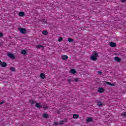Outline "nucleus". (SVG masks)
Here are the masks:
<instances>
[{"mask_svg": "<svg viewBox=\"0 0 126 126\" xmlns=\"http://www.w3.org/2000/svg\"><path fill=\"white\" fill-rule=\"evenodd\" d=\"M7 56L12 60H14V59H15V56H14V55L12 53L8 52Z\"/></svg>", "mask_w": 126, "mask_h": 126, "instance_id": "nucleus-1", "label": "nucleus"}, {"mask_svg": "<svg viewBox=\"0 0 126 126\" xmlns=\"http://www.w3.org/2000/svg\"><path fill=\"white\" fill-rule=\"evenodd\" d=\"M20 32L22 34H25V33H26V29L24 28H20Z\"/></svg>", "mask_w": 126, "mask_h": 126, "instance_id": "nucleus-2", "label": "nucleus"}, {"mask_svg": "<svg viewBox=\"0 0 126 126\" xmlns=\"http://www.w3.org/2000/svg\"><path fill=\"white\" fill-rule=\"evenodd\" d=\"M97 102V106H98V107H102V106H103V102L100 101V100H97L96 101Z\"/></svg>", "mask_w": 126, "mask_h": 126, "instance_id": "nucleus-3", "label": "nucleus"}, {"mask_svg": "<svg viewBox=\"0 0 126 126\" xmlns=\"http://www.w3.org/2000/svg\"><path fill=\"white\" fill-rule=\"evenodd\" d=\"M21 54L24 56H26V55H27V51L25 50H22L21 51Z\"/></svg>", "mask_w": 126, "mask_h": 126, "instance_id": "nucleus-4", "label": "nucleus"}, {"mask_svg": "<svg viewBox=\"0 0 126 126\" xmlns=\"http://www.w3.org/2000/svg\"><path fill=\"white\" fill-rule=\"evenodd\" d=\"M114 61L118 62V63H120V62L122 61V59L119 58L118 57H116L114 58Z\"/></svg>", "mask_w": 126, "mask_h": 126, "instance_id": "nucleus-5", "label": "nucleus"}, {"mask_svg": "<svg viewBox=\"0 0 126 126\" xmlns=\"http://www.w3.org/2000/svg\"><path fill=\"white\" fill-rule=\"evenodd\" d=\"M104 91H105V89L103 88H99L98 89V92H99V93H103Z\"/></svg>", "mask_w": 126, "mask_h": 126, "instance_id": "nucleus-6", "label": "nucleus"}, {"mask_svg": "<svg viewBox=\"0 0 126 126\" xmlns=\"http://www.w3.org/2000/svg\"><path fill=\"white\" fill-rule=\"evenodd\" d=\"M35 107L36 108H38V109H41V108H43L42 105H41V103H36V104L35 105Z\"/></svg>", "mask_w": 126, "mask_h": 126, "instance_id": "nucleus-7", "label": "nucleus"}, {"mask_svg": "<svg viewBox=\"0 0 126 126\" xmlns=\"http://www.w3.org/2000/svg\"><path fill=\"white\" fill-rule=\"evenodd\" d=\"M110 46L111 47H117V44L115 42H110Z\"/></svg>", "mask_w": 126, "mask_h": 126, "instance_id": "nucleus-8", "label": "nucleus"}, {"mask_svg": "<svg viewBox=\"0 0 126 126\" xmlns=\"http://www.w3.org/2000/svg\"><path fill=\"white\" fill-rule=\"evenodd\" d=\"M61 58L63 61H65V60H67V59H68V57L66 55H63L62 56Z\"/></svg>", "mask_w": 126, "mask_h": 126, "instance_id": "nucleus-9", "label": "nucleus"}, {"mask_svg": "<svg viewBox=\"0 0 126 126\" xmlns=\"http://www.w3.org/2000/svg\"><path fill=\"white\" fill-rule=\"evenodd\" d=\"M1 67H5L7 66V64L5 62H3L0 64Z\"/></svg>", "mask_w": 126, "mask_h": 126, "instance_id": "nucleus-10", "label": "nucleus"}, {"mask_svg": "<svg viewBox=\"0 0 126 126\" xmlns=\"http://www.w3.org/2000/svg\"><path fill=\"white\" fill-rule=\"evenodd\" d=\"M86 121L88 122V123L93 122V118L92 117H89L86 119Z\"/></svg>", "mask_w": 126, "mask_h": 126, "instance_id": "nucleus-11", "label": "nucleus"}, {"mask_svg": "<svg viewBox=\"0 0 126 126\" xmlns=\"http://www.w3.org/2000/svg\"><path fill=\"white\" fill-rule=\"evenodd\" d=\"M37 49L39 50V49H44L45 47L41 44H39L36 46Z\"/></svg>", "mask_w": 126, "mask_h": 126, "instance_id": "nucleus-12", "label": "nucleus"}, {"mask_svg": "<svg viewBox=\"0 0 126 126\" xmlns=\"http://www.w3.org/2000/svg\"><path fill=\"white\" fill-rule=\"evenodd\" d=\"M91 60H92V61H94V62H96V61H97V57H95V56H93V55H92L91 57Z\"/></svg>", "mask_w": 126, "mask_h": 126, "instance_id": "nucleus-13", "label": "nucleus"}, {"mask_svg": "<svg viewBox=\"0 0 126 126\" xmlns=\"http://www.w3.org/2000/svg\"><path fill=\"white\" fill-rule=\"evenodd\" d=\"M60 125H63L64 123H66L67 122V119H65V120L60 121Z\"/></svg>", "mask_w": 126, "mask_h": 126, "instance_id": "nucleus-14", "label": "nucleus"}, {"mask_svg": "<svg viewBox=\"0 0 126 126\" xmlns=\"http://www.w3.org/2000/svg\"><path fill=\"white\" fill-rule=\"evenodd\" d=\"M93 56L95 57L96 58H97V57H98V53H97V52L94 51L93 53Z\"/></svg>", "mask_w": 126, "mask_h": 126, "instance_id": "nucleus-15", "label": "nucleus"}, {"mask_svg": "<svg viewBox=\"0 0 126 126\" xmlns=\"http://www.w3.org/2000/svg\"><path fill=\"white\" fill-rule=\"evenodd\" d=\"M40 77L42 79H44L45 78V74L43 73H41L40 75Z\"/></svg>", "mask_w": 126, "mask_h": 126, "instance_id": "nucleus-16", "label": "nucleus"}, {"mask_svg": "<svg viewBox=\"0 0 126 126\" xmlns=\"http://www.w3.org/2000/svg\"><path fill=\"white\" fill-rule=\"evenodd\" d=\"M19 16H21V17H22L23 16H24V15H25V13H24V12H19Z\"/></svg>", "mask_w": 126, "mask_h": 126, "instance_id": "nucleus-17", "label": "nucleus"}, {"mask_svg": "<svg viewBox=\"0 0 126 126\" xmlns=\"http://www.w3.org/2000/svg\"><path fill=\"white\" fill-rule=\"evenodd\" d=\"M70 72L72 74H75V73H76V71L74 69H71L70 70Z\"/></svg>", "mask_w": 126, "mask_h": 126, "instance_id": "nucleus-18", "label": "nucleus"}, {"mask_svg": "<svg viewBox=\"0 0 126 126\" xmlns=\"http://www.w3.org/2000/svg\"><path fill=\"white\" fill-rule=\"evenodd\" d=\"M43 118H44V119H48L49 118V115H48V114L45 113L43 115Z\"/></svg>", "mask_w": 126, "mask_h": 126, "instance_id": "nucleus-19", "label": "nucleus"}, {"mask_svg": "<svg viewBox=\"0 0 126 126\" xmlns=\"http://www.w3.org/2000/svg\"><path fill=\"white\" fill-rule=\"evenodd\" d=\"M79 115L77 114H74L73 115V119H78Z\"/></svg>", "mask_w": 126, "mask_h": 126, "instance_id": "nucleus-20", "label": "nucleus"}, {"mask_svg": "<svg viewBox=\"0 0 126 126\" xmlns=\"http://www.w3.org/2000/svg\"><path fill=\"white\" fill-rule=\"evenodd\" d=\"M106 84H108V85H110V86H115V84H112L109 82H105Z\"/></svg>", "mask_w": 126, "mask_h": 126, "instance_id": "nucleus-21", "label": "nucleus"}, {"mask_svg": "<svg viewBox=\"0 0 126 126\" xmlns=\"http://www.w3.org/2000/svg\"><path fill=\"white\" fill-rule=\"evenodd\" d=\"M74 40L71 38H68V42H69V43H71L73 42Z\"/></svg>", "mask_w": 126, "mask_h": 126, "instance_id": "nucleus-22", "label": "nucleus"}, {"mask_svg": "<svg viewBox=\"0 0 126 126\" xmlns=\"http://www.w3.org/2000/svg\"><path fill=\"white\" fill-rule=\"evenodd\" d=\"M42 108H43V110H48V109H49V106L47 105H43Z\"/></svg>", "mask_w": 126, "mask_h": 126, "instance_id": "nucleus-23", "label": "nucleus"}, {"mask_svg": "<svg viewBox=\"0 0 126 126\" xmlns=\"http://www.w3.org/2000/svg\"><path fill=\"white\" fill-rule=\"evenodd\" d=\"M30 104H31L32 105H33V104H35V103H36V101L33 100H30Z\"/></svg>", "mask_w": 126, "mask_h": 126, "instance_id": "nucleus-24", "label": "nucleus"}, {"mask_svg": "<svg viewBox=\"0 0 126 126\" xmlns=\"http://www.w3.org/2000/svg\"><path fill=\"white\" fill-rule=\"evenodd\" d=\"M42 33L43 34V35H47V34H49V33L48 32H47V31H43L42 32Z\"/></svg>", "mask_w": 126, "mask_h": 126, "instance_id": "nucleus-25", "label": "nucleus"}, {"mask_svg": "<svg viewBox=\"0 0 126 126\" xmlns=\"http://www.w3.org/2000/svg\"><path fill=\"white\" fill-rule=\"evenodd\" d=\"M58 41L59 42H62V41H63V37H59Z\"/></svg>", "mask_w": 126, "mask_h": 126, "instance_id": "nucleus-26", "label": "nucleus"}, {"mask_svg": "<svg viewBox=\"0 0 126 126\" xmlns=\"http://www.w3.org/2000/svg\"><path fill=\"white\" fill-rule=\"evenodd\" d=\"M10 70L11 71H15V68L13 67H11Z\"/></svg>", "mask_w": 126, "mask_h": 126, "instance_id": "nucleus-27", "label": "nucleus"}, {"mask_svg": "<svg viewBox=\"0 0 126 126\" xmlns=\"http://www.w3.org/2000/svg\"><path fill=\"white\" fill-rule=\"evenodd\" d=\"M42 22L43 24H45V23H47V21L43 20L42 21Z\"/></svg>", "mask_w": 126, "mask_h": 126, "instance_id": "nucleus-28", "label": "nucleus"}, {"mask_svg": "<svg viewBox=\"0 0 126 126\" xmlns=\"http://www.w3.org/2000/svg\"><path fill=\"white\" fill-rule=\"evenodd\" d=\"M78 81V78H76L74 79V82H77Z\"/></svg>", "mask_w": 126, "mask_h": 126, "instance_id": "nucleus-29", "label": "nucleus"}, {"mask_svg": "<svg viewBox=\"0 0 126 126\" xmlns=\"http://www.w3.org/2000/svg\"><path fill=\"white\" fill-rule=\"evenodd\" d=\"M3 36V34H2V33H1V32H0V38L2 37Z\"/></svg>", "mask_w": 126, "mask_h": 126, "instance_id": "nucleus-30", "label": "nucleus"}, {"mask_svg": "<svg viewBox=\"0 0 126 126\" xmlns=\"http://www.w3.org/2000/svg\"><path fill=\"white\" fill-rule=\"evenodd\" d=\"M122 116H123V117H126V113H122Z\"/></svg>", "mask_w": 126, "mask_h": 126, "instance_id": "nucleus-31", "label": "nucleus"}, {"mask_svg": "<svg viewBox=\"0 0 126 126\" xmlns=\"http://www.w3.org/2000/svg\"><path fill=\"white\" fill-rule=\"evenodd\" d=\"M67 81H72V82H73V80L68 79Z\"/></svg>", "mask_w": 126, "mask_h": 126, "instance_id": "nucleus-32", "label": "nucleus"}, {"mask_svg": "<svg viewBox=\"0 0 126 126\" xmlns=\"http://www.w3.org/2000/svg\"><path fill=\"white\" fill-rule=\"evenodd\" d=\"M54 125H55V126H59V123H54Z\"/></svg>", "mask_w": 126, "mask_h": 126, "instance_id": "nucleus-33", "label": "nucleus"}, {"mask_svg": "<svg viewBox=\"0 0 126 126\" xmlns=\"http://www.w3.org/2000/svg\"><path fill=\"white\" fill-rule=\"evenodd\" d=\"M126 0H121V2H126Z\"/></svg>", "mask_w": 126, "mask_h": 126, "instance_id": "nucleus-34", "label": "nucleus"}, {"mask_svg": "<svg viewBox=\"0 0 126 126\" xmlns=\"http://www.w3.org/2000/svg\"><path fill=\"white\" fill-rule=\"evenodd\" d=\"M98 74H102V72H101V71H98Z\"/></svg>", "mask_w": 126, "mask_h": 126, "instance_id": "nucleus-35", "label": "nucleus"}, {"mask_svg": "<svg viewBox=\"0 0 126 126\" xmlns=\"http://www.w3.org/2000/svg\"><path fill=\"white\" fill-rule=\"evenodd\" d=\"M3 103H4V101H3L1 102H0V105H2V104H3Z\"/></svg>", "mask_w": 126, "mask_h": 126, "instance_id": "nucleus-36", "label": "nucleus"}, {"mask_svg": "<svg viewBox=\"0 0 126 126\" xmlns=\"http://www.w3.org/2000/svg\"><path fill=\"white\" fill-rule=\"evenodd\" d=\"M68 82L69 84H70L71 81H68Z\"/></svg>", "mask_w": 126, "mask_h": 126, "instance_id": "nucleus-37", "label": "nucleus"}, {"mask_svg": "<svg viewBox=\"0 0 126 126\" xmlns=\"http://www.w3.org/2000/svg\"><path fill=\"white\" fill-rule=\"evenodd\" d=\"M1 63V61L0 60V64Z\"/></svg>", "mask_w": 126, "mask_h": 126, "instance_id": "nucleus-38", "label": "nucleus"}, {"mask_svg": "<svg viewBox=\"0 0 126 126\" xmlns=\"http://www.w3.org/2000/svg\"><path fill=\"white\" fill-rule=\"evenodd\" d=\"M95 1H97L98 0H94Z\"/></svg>", "mask_w": 126, "mask_h": 126, "instance_id": "nucleus-39", "label": "nucleus"}]
</instances>
